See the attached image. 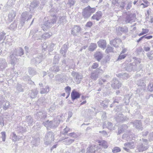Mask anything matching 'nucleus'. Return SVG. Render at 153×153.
I'll list each match as a JSON object with an SVG mask.
<instances>
[{
    "label": "nucleus",
    "mask_w": 153,
    "mask_h": 153,
    "mask_svg": "<svg viewBox=\"0 0 153 153\" xmlns=\"http://www.w3.org/2000/svg\"><path fill=\"white\" fill-rule=\"evenodd\" d=\"M127 54H123L120 53V55H119L117 61H120L121 60L125 58L127 56Z\"/></svg>",
    "instance_id": "864d4df0"
},
{
    "label": "nucleus",
    "mask_w": 153,
    "mask_h": 153,
    "mask_svg": "<svg viewBox=\"0 0 153 153\" xmlns=\"http://www.w3.org/2000/svg\"><path fill=\"white\" fill-rule=\"evenodd\" d=\"M36 115L38 116H39L40 118L45 119L47 117L46 113L45 111L39 112L38 113H37Z\"/></svg>",
    "instance_id": "f704fd0d"
},
{
    "label": "nucleus",
    "mask_w": 153,
    "mask_h": 153,
    "mask_svg": "<svg viewBox=\"0 0 153 153\" xmlns=\"http://www.w3.org/2000/svg\"><path fill=\"white\" fill-rule=\"evenodd\" d=\"M148 89L150 91H153V84H150L148 85Z\"/></svg>",
    "instance_id": "774afa93"
},
{
    "label": "nucleus",
    "mask_w": 153,
    "mask_h": 153,
    "mask_svg": "<svg viewBox=\"0 0 153 153\" xmlns=\"http://www.w3.org/2000/svg\"><path fill=\"white\" fill-rule=\"evenodd\" d=\"M107 128L110 130L114 129L112 123L108 121H105L104 123L103 128Z\"/></svg>",
    "instance_id": "b1692460"
},
{
    "label": "nucleus",
    "mask_w": 153,
    "mask_h": 153,
    "mask_svg": "<svg viewBox=\"0 0 153 153\" xmlns=\"http://www.w3.org/2000/svg\"><path fill=\"white\" fill-rule=\"evenodd\" d=\"M134 14H131L127 15L125 20L126 22V23H129L131 22H132V20L134 18Z\"/></svg>",
    "instance_id": "c85d7f7f"
},
{
    "label": "nucleus",
    "mask_w": 153,
    "mask_h": 153,
    "mask_svg": "<svg viewBox=\"0 0 153 153\" xmlns=\"http://www.w3.org/2000/svg\"><path fill=\"white\" fill-rule=\"evenodd\" d=\"M124 147L123 149L127 152L129 151L130 149H133L135 147L134 143L132 142H130L126 143L124 144Z\"/></svg>",
    "instance_id": "4468645a"
},
{
    "label": "nucleus",
    "mask_w": 153,
    "mask_h": 153,
    "mask_svg": "<svg viewBox=\"0 0 153 153\" xmlns=\"http://www.w3.org/2000/svg\"><path fill=\"white\" fill-rule=\"evenodd\" d=\"M102 13L100 11H98L95 14L93 15L91 17V19L93 20H96L97 21L100 19L102 16Z\"/></svg>",
    "instance_id": "a211bd4d"
},
{
    "label": "nucleus",
    "mask_w": 153,
    "mask_h": 153,
    "mask_svg": "<svg viewBox=\"0 0 153 153\" xmlns=\"http://www.w3.org/2000/svg\"><path fill=\"white\" fill-rule=\"evenodd\" d=\"M7 63L5 59H0V70L5 68L7 66Z\"/></svg>",
    "instance_id": "5701e85b"
},
{
    "label": "nucleus",
    "mask_w": 153,
    "mask_h": 153,
    "mask_svg": "<svg viewBox=\"0 0 153 153\" xmlns=\"http://www.w3.org/2000/svg\"><path fill=\"white\" fill-rule=\"evenodd\" d=\"M44 56L42 53L39 54L37 56L31 59V63L33 64L39 63L44 58Z\"/></svg>",
    "instance_id": "0eeeda50"
},
{
    "label": "nucleus",
    "mask_w": 153,
    "mask_h": 153,
    "mask_svg": "<svg viewBox=\"0 0 153 153\" xmlns=\"http://www.w3.org/2000/svg\"><path fill=\"white\" fill-rule=\"evenodd\" d=\"M56 18L53 19V17L51 20H48L45 22L43 26V29L44 30H47L48 28H50L53 24L56 22Z\"/></svg>",
    "instance_id": "423d86ee"
},
{
    "label": "nucleus",
    "mask_w": 153,
    "mask_h": 153,
    "mask_svg": "<svg viewBox=\"0 0 153 153\" xmlns=\"http://www.w3.org/2000/svg\"><path fill=\"white\" fill-rule=\"evenodd\" d=\"M51 35L52 33L51 32L45 33L42 35V38L46 39L49 38Z\"/></svg>",
    "instance_id": "a18cd8bd"
},
{
    "label": "nucleus",
    "mask_w": 153,
    "mask_h": 153,
    "mask_svg": "<svg viewBox=\"0 0 153 153\" xmlns=\"http://www.w3.org/2000/svg\"><path fill=\"white\" fill-rule=\"evenodd\" d=\"M16 89L19 92H22L24 91V89L22 85L18 84L16 86Z\"/></svg>",
    "instance_id": "603ef678"
},
{
    "label": "nucleus",
    "mask_w": 153,
    "mask_h": 153,
    "mask_svg": "<svg viewBox=\"0 0 153 153\" xmlns=\"http://www.w3.org/2000/svg\"><path fill=\"white\" fill-rule=\"evenodd\" d=\"M1 138L2 139V141L3 142H4L5 141V139L6 138V133L4 131H3L1 132Z\"/></svg>",
    "instance_id": "0e129e2a"
},
{
    "label": "nucleus",
    "mask_w": 153,
    "mask_h": 153,
    "mask_svg": "<svg viewBox=\"0 0 153 153\" xmlns=\"http://www.w3.org/2000/svg\"><path fill=\"white\" fill-rule=\"evenodd\" d=\"M128 128V126L126 125L120 126L118 128L117 134H120L123 133L125 130Z\"/></svg>",
    "instance_id": "cd10ccee"
},
{
    "label": "nucleus",
    "mask_w": 153,
    "mask_h": 153,
    "mask_svg": "<svg viewBox=\"0 0 153 153\" xmlns=\"http://www.w3.org/2000/svg\"><path fill=\"white\" fill-rule=\"evenodd\" d=\"M10 62L12 65H14L15 64L16 62V58L14 56V54H12L10 56Z\"/></svg>",
    "instance_id": "c03bdc74"
},
{
    "label": "nucleus",
    "mask_w": 153,
    "mask_h": 153,
    "mask_svg": "<svg viewBox=\"0 0 153 153\" xmlns=\"http://www.w3.org/2000/svg\"><path fill=\"white\" fill-rule=\"evenodd\" d=\"M72 75L75 77V81L77 84L80 83L82 78V76L79 74V73L73 71L72 73Z\"/></svg>",
    "instance_id": "6e6552de"
},
{
    "label": "nucleus",
    "mask_w": 153,
    "mask_h": 153,
    "mask_svg": "<svg viewBox=\"0 0 153 153\" xmlns=\"http://www.w3.org/2000/svg\"><path fill=\"white\" fill-rule=\"evenodd\" d=\"M65 92L68 94V95H69L71 91V88L69 86H67L65 88Z\"/></svg>",
    "instance_id": "69168bd1"
},
{
    "label": "nucleus",
    "mask_w": 153,
    "mask_h": 153,
    "mask_svg": "<svg viewBox=\"0 0 153 153\" xmlns=\"http://www.w3.org/2000/svg\"><path fill=\"white\" fill-rule=\"evenodd\" d=\"M59 58L58 55H56L54 58L53 63L55 64H57L59 62Z\"/></svg>",
    "instance_id": "680f3d73"
},
{
    "label": "nucleus",
    "mask_w": 153,
    "mask_h": 153,
    "mask_svg": "<svg viewBox=\"0 0 153 153\" xmlns=\"http://www.w3.org/2000/svg\"><path fill=\"white\" fill-rule=\"evenodd\" d=\"M110 101L109 100L105 99L103 101H100V104L103 108H107L108 107V104Z\"/></svg>",
    "instance_id": "2f4dec72"
},
{
    "label": "nucleus",
    "mask_w": 153,
    "mask_h": 153,
    "mask_svg": "<svg viewBox=\"0 0 153 153\" xmlns=\"http://www.w3.org/2000/svg\"><path fill=\"white\" fill-rule=\"evenodd\" d=\"M53 19L56 18V22L57 21V23L58 24H63L66 23L67 22L66 16H55L53 17Z\"/></svg>",
    "instance_id": "1a4fd4ad"
},
{
    "label": "nucleus",
    "mask_w": 153,
    "mask_h": 153,
    "mask_svg": "<svg viewBox=\"0 0 153 153\" xmlns=\"http://www.w3.org/2000/svg\"><path fill=\"white\" fill-rule=\"evenodd\" d=\"M105 52L107 53L110 52H113V48L111 47L110 45H108L107 46V48L105 50Z\"/></svg>",
    "instance_id": "3c124183"
},
{
    "label": "nucleus",
    "mask_w": 153,
    "mask_h": 153,
    "mask_svg": "<svg viewBox=\"0 0 153 153\" xmlns=\"http://www.w3.org/2000/svg\"><path fill=\"white\" fill-rule=\"evenodd\" d=\"M12 136V139L13 140L16 141L17 140H19L20 138L16 134L14 133H13L11 134Z\"/></svg>",
    "instance_id": "09e8293b"
},
{
    "label": "nucleus",
    "mask_w": 153,
    "mask_h": 153,
    "mask_svg": "<svg viewBox=\"0 0 153 153\" xmlns=\"http://www.w3.org/2000/svg\"><path fill=\"white\" fill-rule=\"evenodd\" d=\"M147 57L150 60H153V51H151L147 53Z\"/></svg>",
    "instance_id": "6e6d98bb"
},
{
    "label": "nucleus",
    "mask_w": 153,
    "mask_h": 153,
    "mask_svg": "<svg viewBox=\"0 0 153 153\" xmlns=\"http://www.w3.org/2000/svg\"><path fill=\"white\" fill-rule=\"evenodd\" d=\"M134 135L133 134H131V132L128 133V134H127L126 133H125L122 136V137L123 138H125L126 139H129V140H131V137H133Z\"/></svg>",
    "instance_id": "58836bf2"
},
{
    "label": "nucleus",
    "mask_w": 153,
    "mask_h": 153,
    "mask_svg": "<svg viewBox=\"0 0 153 153\" xmlns=\"http://www.w3.org/2000/svg\"><path fill=\"white\" fill-rule=\"evenodd\" d=\"M96 142L99 143L100 146H102L105 148H106L108 147L107 143L104 140H98L96 141Z\"/></svg>",
    "instance_id": "c9c22d12"
},
{
    "label": "nucleus",
    "mask_w": 153,
    "mask_h": 153,
    "mask_svg": "<svg viewBox=\"0 0 153 153\" xmlns=\"http://www.w3.org/2000/svg\"><path fill=\"white\" fill-rule=\"evenodd\" d=\"M81 27L76 25H74L71 30V34L74 36L77 35L81 30Z\"/></svg>",
    "instance_id": "9b49d317"
},
{
    "label": "nucleus",
    "mask_w": 153,
    "mask_h": 153,
    "mask_svg": "<svg viewBox=\"0 0 153 153\" xmlns=\"http://www.w3.org/2000/svg\"><path fill=\"white\" fill-rule=\"evenodd\" d=\"M10 106L9 102L7 101L1 100L0 101V109L2 107L4 110H6Z\"/></svg>",
    "instance_id": "f8f14e48"
},
{
    "label": "nucleus",
    "mask_w": 153,
    "mask_h": 153,
    "mask_svg": "<svg viewBox=\"0 0 153 153\" xmlns=\"http://www.w3.org/2000/svg\"><path fill=\"white\" fill-rule=\"evenodd\" d=\"M148 140L146 139H143V142L140 143L137 147V149L139 152L145 151L148 149Z\"/></svg>",
    "instance_id": "7ed1b4c3"
},
{
    "label": "nucleus",
    "mask_w": 153,
    "mask_h": 153,
    "mask_svg": "<svg viewBox=\"0 0 153 153\" xmlns=\"http://www.w3.org/2000/svg\"><path fill=\"white\" fill-rule=\"evenodd\" d=\"M98 74L96 72H95V71H94V72H93L91 74V78L94 80L97 79L98 77Z\"/></svg>",
    "instance_id": "37998d69"
},
{
    "label": "nucleus",
    "mask_w": 153,
    "mask_h": 153,
    "mask_svg": "<svg viewBox=\"0 0 153 153\" xmlns=\"http://www.w3.org/2000/svg\"><path fill=\"white\" fill-rule=\"evenodd\" d=\"M15 12L13 11L10 12L8 15V19L10 21H12L16 16Z\"/></svg>",
    "instance_id": "e433bc0d"
},
{
    "label": "nucleus",
    "mask_w": 153,
    "mask_h": 153,
    "mask_svg": "<svg viewBox=\"0 0 153 153\" xmlns=\"http://www.w3.org/2000/svg\"><path fill=\"white\" fill-rule=\"evenodd\" d=\"M76 1V0H68L67 4L71 7L74 5Z\"/></svg>",
    "instance_id": "5fc2aeb1"
},
{
    "label": "nucleus",
    "mask_w": 153,
    "mask_h": 153,
    "mask_svg": "<svg viewBox=\"0 0 153 153\" xmlns=\"http://www.w3.org/2000/svg\"><path fill=\"white\" fill-rule=\"evenodd\" d=\"M26 121L29 126H32L33 122V119L30 116H26Z\"/></svg>",
    "instance_id": "72a5a7b5"
},
{
    "label": "nucleus",
    "mask_w": 153,
    "mask_h": 153,
    "mask_svg": "<svg viewBox=\"0 0 153 153\" xmlns=\"http://www.w3.org/2000/svg\"><path fill=\"white\" fill-rule=\"evenodd\" d=\"M80 94L79 92L74 90L71 93V96L72 100L74 101L75 99L80 97Z\"/></svg>",
    "instance_id": "f3484780"
},
{
    "label": "nucleus",
    "mask_w": 153,
    "mask_h": 153,
    "mask_svg": "<svg viewBox=\"0 0 153 153\" xmlns=\"http://www.w3.org/2000/svg\"><path fill=\"white\" fill-rule=\"evenodd\" d=\"M121 42V40L120 39H115L110 41V44L112 45L114 47H117L119 44Z\"/></svg>",
    "instance_id": "dca6fc26"
},
{
    "label": "nucleus",
    "mask_w": 153,
    "mask_h": 153,
    "mask_svg": "<svg viewBox=\"0 0 153 153\" xmlns=\"http://www.w3.org/2000/svg\"><path fill=\"white\" fill-rule=\"evenodd\" d=\"M18 131L19 132L22 133L25 131V129L22 126H20L18 128Z\"/></svg>",
    "instance_id": "e2e57ef3"
},
{
    "label": "nucleus",
    "mask_w": 153,
    "mask_h": 153,
    "mask_svg": "<svg viewBox=\"0 0 153 153\" xmlns=\"http://www.w3.org/2000/svg\"><path fill=\"white\" fill-rule=\"evenodd\" d=\"M43 124L47 127L53 128L56 127L59 124L58 122H56L55 119L52 121H49L48 120L47 121L43 122Z\"/></svg>",
    "instance_id": "39448f33"
},
{
    "label": "nucleus",
    "mask_w": 153,
    "mask_h": 153,
    "mask_svg": "<svg viewBox=\"0 0 153 153\" xmlns=\"http://www.w3.org/2000/svg\"><path fill=\"white\" fill-rule=\"evenodd\" d=\"M16 27L17 24L15 22H14L11 24L10 27V30H14L16 28Z\"/></svg>",
    "instance_id": "13d9d810"
},
{
    "label": "nucleus",
    "mask_w": 153,
    "mask_h": 153,
    "mask_svg": "<svg viewBox=\"0 0 153 153\" xmlns=\"http://www.w3.org/2000/svg\"><path fill=\"white\" fill-rule=\"evenodd\" d=\"M38 92L39 91L37 89L35 88L30 91L29 95L31 98H34L36 97Z\"/></svg>",
    "instance_id": "6ab92c4d"
},
{
    "label": "nucleus",
    "mask_w": 153,
    "mask_h": 153,
    "mask_svg": "<svg viewBox=\"0 0 153 153\" xmlns=\"http://www.w3.org/2000/svg\"><path fill=\"white\" fill-rule=\"evenodd\" d=\"M97 45L95 43H92L91 44L89 47V50L91 51H93L97 48Z\"/></svg>",
    "instance_id": "79ce46f5"
},
{
    "label": "nucleus",
    "mask_w": 153,
    "mask_h": 153,
    "mask_svg": "<svg viewBox=\"0 0 153 153\" xmlns=\"http://www.w3.org/2000/svg\"><path fill=\"white\" fill-rule=\"evenodd\" d=\"M95 71V72H96V73L98 74V76H99L100 74H102L104 72L103 70L100 69V68H99L96 69V70Z\"/></svg>",
    "instance_id": "4d7b16f0"
},
{
    "label": "nucleus",
    "mask_w": 153,
    "mask_h": 153,
    "mask_svg": "<svg viewBox=\"0 0 153 153\" xmlns=\"http://www.w3.org/2000/svg\"><path fill=\"white\" fill-rule=\"evenodd\" d=\"M121 151L120 149L118 147H116L112 149V152L113 153H116Z\"/></svg>",
    "instance_id": "bf43d9fd"
},
{
    "label": "nucleus",
    "mask_w": 153,
    "mask_h": 153,
    "mask_svg": "<svg viewBox=\"0 0 153 153\" xmlns=\"http://www.w3.org/2000/svg\"><path fill=\"white\" fill-rule=\"evenodd\" d=\"M5 33L3 32L0 33V42L3 40L5 37Z\"/></svg>",
    "instance_id": "052dcab7"
},
{
    "label": "nucleus",
    "mask_w": 153,
    "mask_h": 153,
    "mask_svg": "<svg viewBox=\"0 0 153 153\" xmlns=\"http://www.w3.org/2000/svg\"><path fill=\"white\" fill-rule=\"evenodd\" d=\"M32 143L35 146H37L39 143V138H37L34 139V140L32 141Z\"/></svg>",
    "instance_id": "8fccbe9b"
},
{
    "label": "nucleus",
    "mask_w": 153,
    "mask_h": 153,
    "mask_svg": "<svg viewBox=\"0 0 153 153\" xmlns=\"http://www.w3.org/2000/svg\"><path fill=\"white\" fill-rule=\"evenodd\" d=\"M116 120L118 122H122L125 120V117L123 116V114H120L116 117Z\"/></svg>",
    "instance_id": "c756f323"
},
{
    "label": "nucleus",
    "mask_w": 153,
    "mask_h": 153,
    "mask_svg": "<svg viewBox=\"0 0 153 153\" xmlns=\"http://www.w3.org/2000/svg\"><path fill=\"white\" fill-rule=\"evenodd\" d=\"M54 46V45L53 44H51L49 45V46L48 47V49L49 51L51 52L53 51V48Z\"/></svg>",
    "instance_id": "338daca9"
},
{
    "label": "nucleus",
    "mask_w": 153,
    "mask_h": 153,
    "mask_svg": "<svg viewBox=\"0 0 153 153\" xmlns=\"http://www.w3.org/2000/svg\"><path fill=\"white\" fill-rule=\"evenodd\" d=\"M27 70L30 76H33L36 74V72L33 68L30 67L28 68Z\"/></svg>",
    "instance_id": "ea45409f"
},
{
    "label": "nucleus",
    "mask_w": 153,
    "mask_h": 153,
    "mask_svg": "<svg viewBox=\"0 0 153 153\" xmlns=\"http://www.w3.org/2000/svg\"><path fill=\"white\" fill-rule=\"evenodd\" d=\"M49 91V87L48 86H46L45 88H42L40 89V93L42 94H46Z\"/></svg>",
    "instance_id": "a19ab883"
},
{
    "label": "nucleus",
    "mask_w": 153,
    "mask_h": 153,
    "mask_svg": "<svg viewBox=\"0 0 153 153\" xmlns=\"http://www.w3.org/2000/svg\"><path fill=\"white\" fill-rule=\"evenodd\" d=\"M58 11V10L57 9L53 7L51 9L49 12L51 15L53 16V17H54L55 16H55V14L57 13Z\"/></svg>",
    "instance_id": "4c0bfd02"
},
{
    "label": "nucleus",
    "mask_w": 153,
    "mask_h": 153,
    "mask_svg": "<svg viewBox=\"0 0 153 153\" xmlns=\"http://www.w3.org/2000/svg\"><path fill=\"white\" fill-rule=\"evenodd\" d=\"M100 149V147H98L97 146L92 145L87 148L86 153H94L96 150Z\"/></svg>",
    "instance_id": "2eb2a0df"
},
{
    "label": "nucleus",
    "mask_w": 153,
    "mask_h": 153,
    "mask_svg": "<svg viewBox=\"0 0 153 153\" xmlns=\"http://www.w3.org/2000/svg\"><path fill=\"white\" fill-rule=\"evenodd\" d=\"M111 87L114 89H119L121 86V83L115 78H114L111 84Z\"/></svg>",
    "instance_id": "9d476101"
},
{
    "label": "nucleus",
    "mask_w": 153,
    "mask_h": 153,
    "mask_svg": "<svg viewBox=\"0 0 153 153\" xmlns=\"http://www.w3.org/2000/svg\"><path fill=\"white\" fill-rule=\"evenodd\" d=\"M32 16V15L30 14L28 12H25L22 13L21 15V25L23 26L25 21L31 19Z\"/></svg>",
    "instance_id": "20e7f679"
},
{
    "label": "nucleus",
    "mask_w": 153,
    "mask_h": 153,
    "mask_svg": "<svg viewBox=\"0 0 153 153\" xmlns=\"http://www.w3.org/2000/svg\"><path fill=\"white\" fill-rule=\"evenodd\" d=\"M60 69L58 66L57 65H54L51 67L49 71L53 72H56L59 71Z\"/></svg>",
    "instance_id": "7c9ffc66"
},
{
    "label": "nucleus",
    "mask_w": 153,
    "mask_h": 153,
    "mask_svg": "<svg viewBox=\"0 0 153 153\" xmlns=\"http://www.w3.org/2000/svg\"><path fill=\"white\" fill-rule=\"evenodd\" d=\"M68 45L65 44L60 50V53L63 55V56L64 57H65L66 56L65 53L68 49Z\"/></svg>",
    "instance_id": "4be33fe9"
},
{
    "label": "nucleus",
    "mask_w": 153,
    "mask_h": 153,
    "mask_svg": "<svg viewBox=\"0 0 153 153\" xmlns=\"http://www.w3.org/2000/svg\"><path fill=\"white\" fill-rule=\"evenodd\" d=\"M39 4L38 1L37 0H34L32 1L30 5V9H33L38 7Z\"/></svg>",
    "instance_id": "473e14b6"
},
{
    "label": "nucleus",
    "mask_w": 153,
    "mask_h": 153,
    "mask_svg": "<svg viewBox=\"0 0 153 153\" xmlns=\"http://www.w3.org/2000/svg\"><path fill=\"white\" fill-rule=\"evenodd\" d=\"M54 140V135L53 132L49 131L46 133L44 138L45 143L46 145L50 144Z\"/></svg>",
    "instance_id": "f03ea898"
},
{
    "label": "nucleus",
    "mask_w": 153,
    "mask_h": 153,
    "mask_svg": "<svg viewBox=\"0 0 153 153\" xmlns=\"http://www.w3.org/2000/svg\"><path fill=\"white\" fill-rule=\"evenodd\" d=\"M131 123L133 124L135 128L139 130L141 129L142 130V127L141 122L140 120H137L132 123Z\"/></svg>",
    "instance_id": "aec40b11"
},
{
    "label": "nucleus",
    "mask_w": 153,
    "mask_h": 153,
    "mask_svg": "<svg viewBox=\"0 0 153 153\" xmlns=\"http://www.w3.org/2000/svg\"><path fill=\"white\" fill-rule=\"evenodd\" d=\"M14 53L16 56H21L24 54V50L21 48H18L15 49Z\"/></svg>",
    "instance_id": "a878e982"
},
{
    "label": "nucleus",
    "mask_w": 153,
    "mask_h": 153,
    "mask_svg": "<svg viewBox=\"0 0 153 153\" xmlns=\"http://www.w3.org/2000/svg\"><path fill=\"white\" fill-rule=\"evenodd\" d=\"M118 30L119 31L124 33H126L128 31V29L126 27H120L119 28Z\"/></svg>",
    "instance_id": "49530a36"
},
{
    "label": "nucleus",
    "mask_w": 153,
    "mask_h": 153,
    "mask_svg": "<svg viewBox=\"0 0 153 153\" xmlns=\"http://www.w3.org/2000/svg\"><path fill=\"white\" fill-rule=\"evenodd\" d=\"M74 141V139H67L65 140L63 142L66 145H69L72 143Z\"/></svg>",
    "instance_id": "de8ad7c7"
},
{
    "label": "nucleus",
    "mask_w": 153,
    "mask_h": 153,
    "mask_svg": "<svg viewBox=\"0 0 153 153\" xmlns=\"http://www.w3.org/2000/svg\"><path fill=\"white\" fill-rule=\"evenodd\" d=\"M56 80L59 82H62L65 79V75L63 74H58L55 76Z\"/></svg>",
    "instance_id": "bb28decb"
},
{
    "label": "nucleus",
    "mask_w": 153,
    "mask_h": 153,
    "mask_svg": "<svg viewBox=\"0 0 153 153\" xmlns=\"http://www.w3.org/2000/svg\"><path fill=\"white\" fill-rule=\"evenodd\" d=\"M95 58L97 60L100 62L103 57L102 53L100 52L97 51L94 55Z\"/></svg>",
    "instance_id": "393cba45"
},
{
    "label": "nucleus",
    "mask_w": 153,
    "mask_h": 153,
    "mask_svg": "<svg viewBox=\"0 0 153 153\" xmlns=\"http://www.w3.org/2000/svg\"><path fill=\"white\" fill-rule=\"evenodd\" d=\"M98 46L105 49L106 47V41L104 39H100L97 42Z\"/></svg>",
    "instance_id": "412c9836"
},
{
    "label": "nucleus",
    "mask_w": 153,
    "mask_h": 153,
    "mask_svg": "<svg viewBox=\"0 0 153 153\" xmlns=\"http://www.w3.org/2000/svg\"><path fill=\"white\" fill-rule=\"evenodd\" d=\"M90 6H89L85 7L83 10L82 13L83 16L85 18H88L91 15V13L89 10Z\"/></svg>",
    "instance_id": "ddd939ff"
},
{
    "label": "nucleus",
    "mask_w": 153,
    "mask_h": 153,
    "mask_svg": "<svg viewBox=\"0 0 153 153\" xmlns=\"http://www.w3.org/2000/svg\"><path fill=\"white\" fill-rule=\"evenodd\" d=\"M134 62L131 63L127 64L126 65V64L123 65H126L125 69L126 70L131 71H139L142 68V66L140 63L141 62V59L139 58H134Z\"/></svg>",
    "instance_id": "f257e3e1"
}]
</instances>
